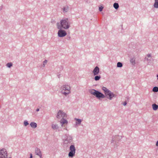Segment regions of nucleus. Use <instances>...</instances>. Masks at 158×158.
<instances>
[{
    "label": "nucleus",
    "instance_id": "nucleus-3",
    "mask_svg": "<svg viewBox=\"0 0 158 158\" xmlns=\"http://www.w3.org/2000/svg\"><path fill=\"white\" fill-rule=\"evenodd\" d=\"M71 88L68 85H62L60 88V93L65 96H67L70 94Z\"/></svg>",
    "mask_w": 158,
    "mask_h": 158
},
{
    "label": "nucleus",
    "instance_id": "nucleus-23",
    "mask_svg": "<svg viewBox=\"0 0 158 158\" xmlns=\"http://www.w3.org/2000/svg\"><path fill=\"white\" fill-rule=\"evenodd\" d=\"M13 65V64L11 62H10L7 63L6 64V66L7 67L10 68Z\"/></svg>",
    "mask_w": 158,
    "mask_h": 158
},
{
    "label": "nucleus",
    "instance_id": "nucleus-8",
    "mask_svg": "<svg viewBox=\"0 0 158 158\" xmlns=\"http://www.w3.org/2000/svg\"><path fill=\"white\" fill-rule=\"evenodd\" d=\"M59 29L57 34L58 36L59 37H63L67 35V33L65 30H62L63 28L58 29Z\"/></svg>",
    "mask_w": 158,
    "mask_h": 158
},
{
    "label": "nucleus",
    "instance_id": "nucleus-24",
    "mask_svg": "<svg viewBox=\"0 0 158 158\" xmlns=\"http://www.w3.org/2000/svg\"><path fill=\"white\" fill-rule=\"evenodd\" d=\"M123 66L122 63L120 62H118L117 63V67L119 68H121Z\"/></svg>",
    "mask_w": 158,
    "mask_h": 158
},
{
    "label": "nucleus",
    "instance_id": "nucleus-4",
    "mask_svg": "<svg viewBox=\"0 0 158 158\" xmlns=\"http://www.w3.org/2000/svg\"><path fill=\"white\" fill-rule=\"evenodd\" d=\"M63 146L65 147H68L73 142V137L70 135H66L65 137L63 139Z\"/></svg>",
    "mask_w": 158,
    "mask_h": 158
},
{
    "label": "nucleus",
    "instance_id": "nucleus-30",
    "mask_svg": "<svg viewBox=\"0 0 158 158\" xmlns=\"http://www.w3.org/2000/svg\"><path fill=\"white\" fill-rule=\"evenodd\" d=\"M64 130H66V131H68V129L67 128V127H65V128H64Z\"/></svg>",
    "mask_w": 158,
    "mask_h": 158
},
{
    "label": "nucleus",
    "instance_id": "nucleus-7",
    "mask_svg": "<svg viewBox=\"0 0 158 158\" xmlns=\"http://www.w3.org/2000/svg\"><path fill=\"white\" fill-rule=\"evenodd\" d=\"M67 116V114L64 112L60 110L57 113L56 117L58 119L63 118H66Z\"/></svg>",
    "mask_w": 158,
    "mask_h": 158
},
{
    "label": "nucleus",
    "instance_id": "nucleus-15",
    "mask_svg": "<svg viewBox=\"0 0 158 158\" xmlns=\"http://www.w3.org/2000/svg\"><path fill=\"white\" fill-rule=\"evenodd\" d=\"M69 7L68 5H66L64 6L62 8V10L64 13L67 12L69 10Z\"/></svg>",
    "mask_w": 158,
    "mask_h": 158
},
{
    "label": "nucleus",
    "instance_id": "nucleus-2",
    "mask_svg": "<svg viewBox=\"0 0 158 158\" xmlns=\"http://www.w3.org/2000/svg\"><path fill=\"white\" fill-rule=\"evenodd\" d=\"M71 23L67 18H63L60 20V22L56 23L57 29L63 28L64 30L68 29L71 27Z\"/></svg>",
    "mask_w": 158,
    "mask_h": 158
},
{
    "label": "nucleus",
    "instance_id": "nucleus-1",
    "mask_svg": "<svg viewBox=\"0 0 158 158\" xmlns=\"http://www.w3.org/2000/svg\"><path fill=\"white\" fill-rule=\"evenodd\" d=\"M102 89L104 91L105 95L94 89L89 90V92L98 99L104 98L106 97L109 100H111L113 98L115 97V94L106 87H102Z\"/></svg>",
    "mask_w": 158,
    "mask_h": 158
},
{
    "label": "nucleus",
    "instance_id": "nucleus-35",
    "mask_svg": "<svg viewBox=\"0 0 158 158\" xmlns=\"http://www.w3.org/2000/svg\"><path fill=\"white\" fill-rule=\"evenodd\" d=\"M156 77H157V79L158 80V74L157 75Z\"/></svg>",
    "mask_w": 158,
    "mask_h": 158
},
{
    "label": "nucleus",
    "instance_id": "nucleus-13",
    "mask_svg": "<svg viewBox=\"0 0 158 158\" xmlns=\"http://www.w3.org/2000/svg\"><path fill=\"white\" fill-rule=\"evenodd\" d=\"M74 120L76 121L75 122V126H78L80 125L82 122V120L80 119L75 118H74Z\"/></svg>",
    "mask_w": 158,
    "mask_h": 158
},
{
    "label": "nucleus",
    "instance_id": "nucleus-9",
    "mask_svg": "<svg viewBox=\"0 0 158 158\" xmlns=\"http://www.w3.org/2000/svg\"><path fill=\"white\" fill-rule=\"evenodd\" d=\"M145 60L147 61L148 63L149 64L151 63L153 60V59L152 57V54L151 53L148 54L145 58Z\"/></svg>",
    "mask_w": 158,
    "mask_h": 158
},
{
    "label": "nucleus",
    "instance_id": "nucleus-6",
    "mask_svg": "<svg viewBox=\"0 0 158 158\" xmlns=\"http://www.w3.org/2000/svg\"><path fill=\"white\" fill-rule=\"evenodd\" d=\"M7 152L5 149H0V158H8Z\"/></svg>",
    "mask_w": 158,
    "mask_h": 158
},
{
    "label": "nucleus",
    "instance_id": "nucleus-18",
    "mask_svg": "<svg viewBox=\"0 0 158 158\" xmlns=\"http://www.w3.org/2000/svg\"><path fill=\"white\" fill-rule=\"evenodd\" d=\"M153 6L155 8H158V0H155Z\"/></svg>",
    "mask_w": 158,
    "mask_h": 158
},
{
    "label": "nucleus",
    "instance_id": "nucleus-28",
    "mask_svg": "<svg viewBox=\"0 0 158 158\" xmlns=\"http://www.w3.org/2000/svg\"><path fill=\"white\" fill-rule=\"evenodd\" d=\"M103 7L102 6L99 7V10L100 11H101L102 10Z\"/></svg>",
    "mask_w": 158,
    "mask_h": 158
},
{
    "label": "nucleus",
    "instance_id": "nucleus-19",
    "mask_svg": "<svg viewBox=\"0 0 158 158\" xmlns=\"http://www.w3.org/2000/svg\"><path fill=\"white\" fill-rule=\"evenodd\" d=\"M130 62L132 64L134 65L135 64V59L134 58H132L130 60Z\"/></svg>",
    "mask_w": 158,
    "mask_h": 158
},
{
    "label": "nucleus",
    "instance_id": "nucleus-20",
    "mask_svg": "<svg viewBox=\"0 0 158 158\" xmlns=\"http://www.w3.org/2000/svg\"><path fill=\"white\" fill-rule=\"evenodd\" d=\"M152 107L153 108V109L154 110H156L158 108V106L157 105H156V104H153L152 105Z\"/></svg>",
    "mask_w": 158,
    "mask_h": 158
},
{
    "label": "nucleus",
    "instance_id": "nucleus-21",
    "mask_svg": "<svg viewBox=\"0 0 158 158\" xmlns=\"http://www.w3.org/2000/svg\"><path fill=\"white\" fill-rule=\"evenodd\" d=\"M101 78V76L100 75H96L94 78V79L96 81H98Z\"/></svg>",
    "mask_w": 158,
    "mask_h": 158
},
{
    "label": "nucleus",
    "instance_id": "nucleus-17",
    "mask_svg": "<svg viewBox=\"0 0 158 158\" xmlns=\"http://www.w3.org/2000/svg\"><path fill=\"white\" fill-rule=\"evenodd\" d=\"M30 125L31 127L33 128H35L37 127V124L35 122H31Z\"/></svg>",
    "mask_w": 158,
    "mask_h": 158
},
{
    "label": "nucleus",
    "instance_id": "nucleus-12",
    "mask_svg": "<svg viewBox=\"0 0 158 158\" xmlns=\"http://www.w3.org/2000/svg\"><path fill=\"white\" fill-rule=\"evenodd\" d=\"M35 152L36 155L38 156L40 158H42V154L40 149L37 148H35Z\"/></svg>",
    "mask_w": 158,
    "mask_h": 158
},
{
    "label": "nucleus",
    "instance_id": "nucleus-25",
    "mask_svg": "<svg viewBox=\"0 0 158 158\" xmlns=\"http://www.w3.org/2000/svg\"><path fill=\"white\" fill-rule=\"evenodd\" d=\"M152 91L154 92H157L158 91V87H154L152 89Z\"/></svg>",
    "mask_w": 158,
    "mask_h": 158
},
{
    "label": "nucleus",
    "instance_id": "nucleus-32",
    "mask_svg": "<svg viewBox=\"0 0 158 158\" xmlns=\"http://www.w3.org/2000/svg\"><path fill=\"white\" fill-rule=\"evenodd\" d=\"M156 146L158 147V141L156 142Z\"/></svg>",
    "mask_w": 158,
    "mask_h": 158
},
{
    "label": "nucleus",
    "instance_id": "nucleus-31",
    "mask_svg": "<svg viewBox=\"0 0 158 158\" xmlns=\"http://www.w3.org/2000/svg\"><path fill=\"white\" fill-rule=\"evenodd\" d=\"M30 158H32V154H30Z\"/></svg>",
    "mask_w": 158,
    "mask_h": 158
},
{
    "label": "nucleus",
    "instance_id": "nucleus-33",
    "mask_svg": "<svg viewBox=\"0 0 158 158\" xmlns=\"http://www.w3.org/2000/svg\"><path fill=\"white\" fill-rule=\"evenodd\" d=\"M39 110H40L39 109V108H37V109H36V111L37 112H38V111H39Z\"/></svg>",
    "mask_w": 158,
    "mask_h": 158
},
{
    "label": "nucleus",
    "instance_id": "nucleus-22",
    "mask_svg": "<svg viewBox=\"0 0 158 158\" xmlns=\"http://www.w3.org/2000/svg\"><path fill=\"white\" fill-rule=\"evenodd\" d=\"M119 5L118 3H115L113 5V6L115 9H117L119 7Z\"/></svg>",
    "mask_w": 158,
    "mask_h": 158
},
{
    "label": "nucleus",
    "instance_id": "nucleus-11",
    "mask_svg": "<svg viewBox=\"0 0 158 158\" xmlns=\"http://www.w3.org/2000/svg\"><path fill=\"white\" fill-rule=\"evenodd\" d=\"M99 69L98 66H96L94 69L93 73L94 76H96L98 75L99 72Z\"/></svg>",
    "mask_w": 158,
    "mask_h": 158
},
{
    "label": "nucleus",
    "instance_id": "nucleus-10",
    "mask_svg": "<svg viewBox=\"0 0 158 158\" xmlns=\"http://www.w3.org/2000/svg\"><path fill=\"white\" fill-rule=\"evenodd\" d=\"M61 126L62 127H64V125H67L68 124V122L67 120L65 118H63L61 119L60 121Z\"/></svg>",
    "mask_w": 158,
    "mask_h": 158
},
{
    "label": "nucleus",
    "instance_id": "nucleus-34",
    "mask_svg": "<svg viewBox=\"0 0 158 158\" xmlns=\"http://www.w3.org/2000/svg\"><path fill=\"white\" fill-rule=\"evenodd\" d=\"M60 75H58V76L59 78L60 77Z\"/></svg>",
    "mask_w": 158,
    "mask_h": 158
},
{
    "label": "nucleus",
    "instance_id": "nucleus-16",
    "mask_svg": "<svg viewBox=\"0 0 158 158\" xmlns=\"http://www.w3.org/2000/svg\"><path fill=\"white\" fill-rule=\"evenodd\" d=\"M119 137L118 135H115L113 136L111 140V143H114L118 140V137Z\"/></svg>",
    "mask_w": 158,
    "mask_h": 158
},
{
    "label": "nucleus",
    "instance_id": "nucleus-26",
    "mask_svg": "<svg viewBox=\"0 0 158 158\" xmlns=\"http://www.w3.org/2000/svg\"><path fill=\"white\" fill-rule=\"evenodd\" d=\"M23 124L24 126L26 127L29 124L27 120H25L24 121Z\"/></svg>",
    "mask_w": 158,
    "mask_h": 158
},
{
    "label": "nucleus",
    "instance_id": "nucleus-29",
    "mask_svg": "<svg viewBox=\"0 0 158 158\" xmlns=\"http://www.w3.org/2000/svg\"><path fill=\"white\" fill-rule=\"evenodd\" d=\"M127 103V102L126 101H125L123 103V105L124 106H125L126 105Z\"/></svg>",
    "mask_w": 158,
    "mask_h": 158
},
{
    "label": "nucleus",
    "instance_id": "nucleus-5",
    "mask_svg": "<svg viewBox=\"0 0 158 158\" xmlns=\"http://www.w3.org/2000/svg\"><path fill=\"white\" fill-rule=\"evenodd\" d=\"M69 150L68 156L69 157L73 158L75 156L76 152V148L74 145H71L70 146Z\"/></svg>",
    "mask_w": 158,
    "mask_h": 158
},
{
    "label": "nucleus",
    "instance_id": "nucleus-36",
    "mask_svg": "<svg viewBox=\"0 0 158 158\" xmlns=\"http://www.w3.org/2000/svg\"><path fill=\"white\" fill-rule=\"evenodd\" d=\"M8 158H12V157H8Z\"/></svg>",
    "mask_w": 158,
    "mask_h": 158
},
{
    "label": "nucleus",
    "instance_id": "nucleus-27",
    "mask_svg": "<svg viewBox=\"0 0 158 158\" xmlns=\"http://www.w3.org/2000/svg\"><path fill=\"white\" fill-rule=\"evenodd\" d=\"M47 60H45L43 62V66L44 67L45 65L47 64Z\"/></svg>",
    "mask_w": 158,
    "mask_h": 158
},
{
    "label": "nucleus",
    "instance_id": "nucleus-14",
    "mask_svg": "<svg viewBox=\"0 0 158 158\" xmlns=\"http://www.w3.org/2000/svg\"><path fill=\"white\" fill-rule=\"evenodd\" d=\"M59 128L58 125L56 123H52V128L54 130H57Z\"/></svg>",
    "mask_w": 158,
    "mask_h": 158
}]
</instances>
